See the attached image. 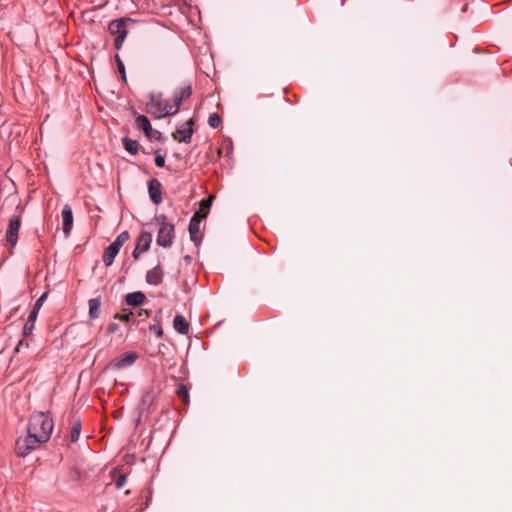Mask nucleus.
Returning a JSON list of instances; mask_svg holds the SVG:
<instances>
[{
	"mask_svg": "<svg viewBox=\"0 0 512 512\" xmlns=\"http://www.w3.org/2000/svg\"><path fill=\"white\" fill-rule=\"evenodd\" d=\"M54 428L53 420L44 412H35L31 415L27 432L32 433L40 441H48Z\"/></svg>",
	"mask_w": 512,
	"mask_h": 512,
	"instance_id": "obj_1",
	"label": "nucleus"
},
{
	"mask_svg": "<svg viewBox=\"0 0 512 512\" xmlns=\"http://www.w3.org/2000/svg\"><path fill=\"white\" fill-rule=\"evenodd\" d=\"M146 111L155 118L160 119L176 114L177 107L170 103L163 104L161 93H152L149 102L146 104Z\"/></svg>",
	"mask_w": 512,
	"mask_h": 512,
	"instance_id": "obj_2",
	"label": "nucleus"
},
{
	"mask_svg": "<svg viewBox=\"0 0 512 512\" xmlns=\"http://www.w3.org/2000/svg\"><path fill=\"white\" fill-rule=\"evenodd\" d=\"M156 221L159 224L156 242L159 246L168 248L173 243L175 227L167 221L164 215L157 217Z\"/></svg>",
	"mask_w": 512,
	"mask_h": 512,
	"instance_id": "obj_3",
	"label": "nucleus"
},
{
	"mask_svg": "<svg viewBox=\"0 0 512 512\" xmlns=\"http://www.w3.org/2000/svg\"><path fill=\"white\" fill-rule=\"evenodd\" d=\"M45 442L46 441H40V438L27 432L26 436H22L17 439L15 452L19 457H25Z\"/></svg>",
	"mask_w": 512,
	"mask_h": 512,
	"instance_id": "obj_4",
	"label": "nucleus"
},
{
	"mask_svg": "<svg viewBox=\"0 0 512 512\" xmlns=\"http://www.w3.org/2000/svg\"><path fill=\"white\" fill-rule=\"evenodd\" d=\"M130 18H119L109 23L108 31L115 35L114 45L117 50L121 49L123 42L127 36L126 24L130 22Z\"/></svg>",
	"mask_w": 512,
	"mask_h": 512,
	"instance_id": "obj_5",
	"label": "nucleus"
},
{
	"mask_svg": "<svg viewBox=\"0 0 512 512\" xmlns=\"http://www.w3.org/2000/svg\"><path fill=\"white\" fill-rule=\"evenodd\" d=\"M20 217L14 215L9 220L8 229L6 231V241L11 247H15L18 241V234L20 230Z\"/></svg>",
	"mask_w": 512,
	"mask_h": 512,
	"instance_id": "obj_6",
	"label": "nucleus"
},
{
	"mask_svg": "<svg viewBox=\"0 0 512 512\" xmlns=\"http://www.w3.org/2000/svg\"><path fill=\"white\" fill-rule=\"evenodd\" d=\"M192 125L193 121L191 119L186 121L176 130V133L173 135L174 139L181 142L189 143L194 132Z\"/></svg>",
	"mask_w": 512,
	"mask_h": 512,
	"instance_id": "obj_7",
	"label": "nucleus"
},
{
	"mask_svg": "<svg viewBox=\"0 0 512 512\" xmlns=\"http://www.w3.org/2000/svg\"><path fill=\"white\" fill-rule=\"evenodd\" d=\"M62 230L63 233L68 236L73 227V212L70 205H64L62 212Z\"/></svg>",
	"mask_w": 512,
	"mask_h": 512,
	"instance_id": "obj_8",
	"label": "nucleus"
},
{
	"mask_svg": "<svg viewBox=\"0 0 512 512\" xmlns=\"http://www.w3.org/2000/svg\"><path fill=\"white\" fill-rule=\"evenodd\" d=\"M155 397V393L152 389L147 390L145 393H143L140 403L138 405V411L141 416L148 412L149 409L152 407V405L155 402Z\"/></svg>",
	"mask_w": 512,
	"mask_h": 512,
	"instance_id": "obj_9",
	"label": "nucleus"
},
{
	"mask_svg": "<svg viewBox=\"0 0 512 512\" xmlns=\"http://www.w3.org/2000/svg\"><path fill=\"white\" fill-rule=\"evenodd\" d=\"M191 94H192V87L190 84H185V85L179 87L174 92V101L171 105H176L177 112H178L181 103L184 100L188 99L191 96Z\"/></svg>",
	"mask_w": 512,
	"mask_h": 512,
	"instance_id": "obj_10",
	"label": "nucleus"
},
{
	"mask_svg": "<svg viewBox=\"0 0 512 512\" xmlns=\"http://www.w3.org/2000/svg\"><path fill=\"white\" fill-rule=\"evenodd\" d=\"M148 193L150 199L155 204H160L162 202V186L161 183L157 179H151L148 183Z\"/></svg>",
	"mask_w": 512,
	"mask_h": 512,
	"instance_id": "obj_11",
	"label": "nucleus"
},
{
	"mask_svg": "<svg viewBox=\"0 0 512 512\" xmlns=\"http://www.w3.org/2000/svg\"><path fill=\"white\" fill-rule=\"evenodd\" d=\"M163 269L160 265L155 266L154 268L147 271L146 281L150 285H159L163 281Z\"/></svg>",
	"mask_w": 512,
	"mask_h": 512,
	"instance_id": "obj_12",
	"label": "nucleus"
},
{
	"mask_svg": "<svg viewBox=\"0 0 512 512\" xmlns=\"http://www.w3.org/2000/svg\"><path fill=\"white\" fill-rule=\"evenodd\" d=\"M119 251L120 248L112 243L105 249L103 254V263L106 267H109L113 264L114 259L118 255Z\"/></svg>",
	"mask_w": 512,
	"mask_h": 512,
	"instance_id": "obj_13",
	"label": "nucleus"
},
{
	"mask_svg": "<svg viewBox=\"0 0 512 512\" xmlns=\"http://www.w3.org/2000/svg\"><path fill=\"white\" fill-rule=\"evenodd\" d=\"M200 231V218L199 213H196L190 220L189 223V233H190V239L197 243L199 241L198 233Z\"/></svg>",
	"mask_w": 512,
	"mask_h": 512,
	"instance_id": "obj_14",
	"label": "nucleus"
},
{
	"mask_svg": "<svg viewBox=\"0 0 512 512\" xmlns=\"http://www.w3.org/2000/svg\"><path fill=\"white\" fill-rule=\"evenodd\" d=\"M152 234L147 231H142L138 237L136 247L140 249V252H146L151 245Z\"/></svg>",
	"mask_w": 512,
	"mask_h": 512,
	"instance_id": "obj_15",
	"label": "nucleus"
},
{
	"mask_svg": "<svg viewBox=\"0 0 512 512\" xmlns=\"http://www.w3.org/2000/svg\"><path fill=\"white\" fill-rule=\"evenodd\" d=\"M88 305H89V312H88L89 319L90 320L97 319L100 315L101 298L100 297L91 298L88 301Z\"/></svg>",
	"mask_w": 512,
	"mask_h": 512,
	"instance_id": "obj_16",
	"label": "nucleus"
},
{
	"mask_svg": "<svg viewBox=\"0 0 512 512\" xmlns=\"http://www.w3.org/2000/svg\"><path fill=\"white\" fill-rule=\"evenodd\" d=\"M174 329L182 335H186L189 332V324L182 315H176L173 319Z\"/></svg>",
	"mask_w": 512,
	"mask_h": 512,
	"instance_id": "obj_17",
	"label": "nucleus"
},
{
	"mask_svg": "<svg viewBox=\"0 0 512 512\" xmlns=\"http://www.w3.org/2000/svg\"><path fill=\"white\" fill-rule=\"evenodd\" d=\"M136 125L145 133L147 137H151L153 129L148 117L145 115H139L136 118Z\"/></svg>",
	"mask_w": 512,
	"mask_h": 512,
	"instance_id": "obj_18",
	"label": "nucleus"
},
{
	"mask_svg": "<svg viewBox=\"0 0 512 512\" xmlns=\"http://www.w3.org/2000/svg\"><path fill=\"white\" fill-rule=\"evenodd\" d=\"M145 299V295L140 291L128 293L126 295V302L131 306H139L145 301Z\"/></svg>",
	"mask_w": 512,
	"mask_h": 512,
	"instance_id": "obj_19",
	"label": "nucleus"
},
{
	"mask_svg": "<svg viewBox=\"0 0 512 512\" xmlns=\"http://www.w3.org/2000/svg\"><path fill=\"white\" fill-rule=\"evenodd\" d=\"M122 143L124 145L125 150L131 155H136L138 153L139 145L137 141L132 140L129 137H123Z\"/></svg>",
	"mask_w": 512,
	"mask_h": 512,
	"instance_id": "obj_20",
	"label": "nucleus"
},
{
	"mask_svg": "<svg viewBox=\"0 0 512 512\" xmlns=\"http://www.w3.org/2000/svg\"><path fill=\"white\" fill-rule=\"evenodd\" d=\"M136 359H137V355L135 353L128 354V355L124 356L123 358L119 359L115 363V367L118 369H121V368L130 366L135 362Z\"/></svg>",
	"mask_w": 512,
	"mask_h": 512,
	"instance_id": "obj_21",
	"label": "nucleus"
},
{
	"mask_svg": "<svg viewBox=\"0 0 512 512\" xmlns=\"http://www.w3.org/2000/svg\"><path fill=\"white\" fill-rule=\"evenodd\" d=\"M46 297H47V293H44L36 300L35 305H34L32 311L30 312V320H36V318L38 316L39 309L43 305V302L45 301Z\"/></svg>",
	"mask_w": 512,
	"mask_h": 512,
	"instance_id": "obj_22",
	"label": "nucleus"
},
{
	"mask_svg": "<svg viewBox=\"0 0 512 512\" xmlns=\"http://www.w3.org/2000/svg\"><path fill=\"white\" fill-rule=\"evenodd\" d=\"M80 432H81V422L80 421H75L73 423L72 430H71V433H70V438H71L72 442L78 441V439L80 437Z\"/></svg>",
	"mask_w": 512,
	"mask_h": 512,
	"instance_id": "obj_23",
	"label": "nucleus"
},
{
	"mask_svg": "<svg viewBox=\"0 0 512 512\" xmlns=\"http://www.w3.org/2000/svg\"><path fill=\"white\" fill-rule=\"evenodd\" d=\"M211 204H212V197H210V198H208L206 200H203L201 202L200 212H198L199 213V218L207 216V213H208V210H209Z\"/></svg>",
	"mask_w": 512,
	"mask_h": 512,
	"instance_id": "obj_24",
	"label": "nucleus"
},
{
	"mask_svg": "<svg viewBox=\"0 0 512 512\" xmlns=\"http://www.w3.org/2000/svg\"><path fill=\"white\" fill-rule=\"evenodd\" d=\"M129 239V233L127 231L121 232L116 239L112 242V244L116 245L121 249L123 244Z\"/></svg>",
	"mask_w": 512,
	"mask_h": 512,
	"instance_id": "obj_25",
	"label": "nucleus"
},
{
	"mask_svg": "<svg viewBox=\"0 0 512 512\" xmlns=\"http://www.w3.org/2000/svg\"><path fill=\"white\" fill-rule=\"evenodd\" d=\"M208 123L212 128H217L221 124V118L218 114L212 113L208 118Z\"/></svg>",
	"mask_w": 512,
	"mask_h": 512,
	"instance_id": "obj_26",
	"label": "nucleus"
},
{
	"mask_svg": "<svg viewBox=\"0 0 512 512\" xmlns=\"http://www.w3.org/2000/svg\"><path fill=\"white\" fill-rule=\"evenodd\" d=\"M177 395L183 399L184 402L188 403L189 402V394H188V390L187 388L184 386V385H180L178 388H177Z\"/></svg>",
	"mask_w": 512,
	"mask_h": 512,
	"instance_id": "obj_27",
	"label": "nucleus"
},
{
	"mask_svg": "<svg viewBox=\"0 0 512 512\" xmlns=\"http://www.w3.org/2000/svg\"><path fill=\"white\" fill-rule=\"evenodd\" d=\"M116 63L119 73L121 74V77L123 81H126V71L123 61L120 59L118 55H116Z\"/></svg>",
	"mask_w": 512,
	"mask_h": 512,
	"instance_id": "obj_28",
	"label": "nucleus"
},
{
	"mask_svg": "<svg viewBox=\"0 0 512 512\" xmlns=\"http://www.w3.org/2000/svg\"><path fill=\"white\" fill-rule=\"evenodd\" d=\"M127 481V477L124 474H119L115 479V486L117 489H121Z\"/></svg>",
	"mask_w": 512,
	"mask_h": 512,
	"instance_id": "obj_29",
	"label": "nucleus"
},
{
	"mask_svg": "<svg viewBox=\"0 0 512 512\" xmlns=\"http://www.w3.org/2000/svg\"><path fill=\"white\" fill-rule=\"evenodd\" d=\"M36 320H30V315L28 316V319H27V322L24 326V334L25 335H28L32 332L33 328H34V322Z\"/></svg>",
	"mask_w": 512,
	"mask_h": 512,
	"instance_id": "obj_30",
	"label": "nucleus"
},
{
	"mask_svg": "<svg viewBox=\"0 0 512 512\" xmlns=\"http://www.w3.org/2000/svg\"><path fill=\"white\" fill-rule=\"evenodd\" d=\"M155 164L158 167H164L165 166V157L159 153H156Z\"/></svg>",
	"mask_w": 512,
	"mask_h": 512,
	"instance_id": "obj_31",
	"label": "nucleus"
},
{
	"mask_svg": "<svg viewBox=\"0 0 512 512\" xmlns=\"http://www.w3.org/2000/svg\"><path fill=\"white\" fill-rule=\"evenodd\" d=\"M119 329V325L117 323H110L107 332L108 333H115Z\"/></svg>",
	"mask_w": 512,
	"mask_h": 512,
	"instance_id": "obj_32",
	"label": "nucleus"
},
{
	"mask_svg": "<svg viewBox=\"0 0 512 512\" xmlns=\"http://www.w3.org/2000/svg\"><path fill=\"white\" fill-rule=\"evenodd\" d=\"M151 330H154V331H155L156 336H157L158 338L162 337V335H163V330H162V328H161V327H159V326H153V327H151Z\"/></svg>",
	"mask_w": 512,
	"mask_h": 512,
	"instance_id": "obj_33",
	"label": "nucleus"
},
{
	"mask_svg": "<svg viewBox=\"0 0 512 512\" xmlns=\"http://www.w3.org/2000/svg\"><path fill=\"white\" fill-rule=\"evenodd\" d=\"M115 317L121 321H129L130 318L128 314H117Z\"/></svg>",
	"mask_w": 512,
	"mask_h": 512,
	"instance_id": "obj_34",
	"label": "nucleus"
},
{
	"mask_svg": "<svg viewBox=\"0 0 512 512\" xmlns=\"http://www.w3.org/2000/svg\"><path fill=\"white\" fill-rule=\"evenodd\" d=\"M142 252H140V249H138L137 247H135L134 251H133V258L134 259H137L139 257V255L141 254Z\"/></svg>",
	"mask_w": 512,
	"mask_h": 512,
	"instance_id": "obj_35",
	"label": "nucleus"
},
{
	"mask_svg": "<svg viewBox=\"0 0 512 512\" xmlns=\"http://www.w3.org/2000/svg\"><path fill=\"white\" fill-rule=\"evenodd\" d=\"M184 259H185V261L189 262L191 260V257L187 255L184 257Z\"/></svg>",
	"mask_w": 512,
	"mask_h": 512,
	"instance_id": "obj_36",
	"label": "nucleus"
}]
</instances>
